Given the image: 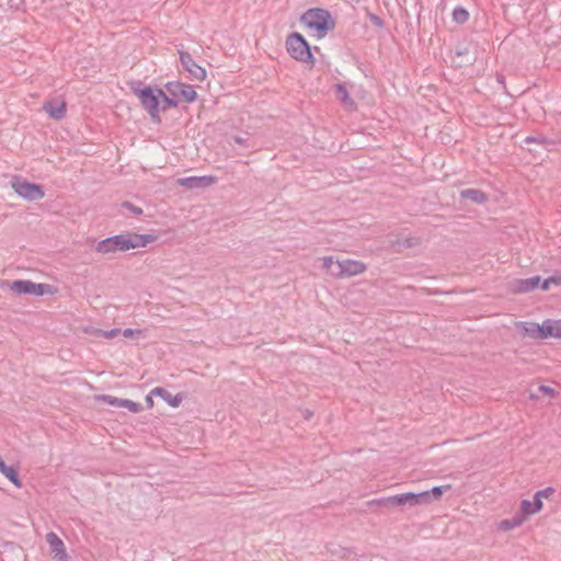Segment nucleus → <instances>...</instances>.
<instances>
[{
	"instance_id": "a211bd4d",
	"label": "nucleus",
	"mask_w": 561,
	"mask_h": 561,
	"mask_svg": "<svg viewBox=\"0 0 561 561\" xmlns=\"http://www.w3.org/2000/svg\"><path fill=\"white\" fill-rule=\"evenodd\" d=\"M0 472L8 479L10 480L15 486L18 488H21L22 486V482H21V479L19 477V472H18V469L12 467V466H8L4 460L2 459V457L0 456Z\"/></svg>"
},
{
	"instance_id": "9b49d317",
	"label": "nucleus",
	"mask_w": 561,
	"mask_h": 561,
	"mask_svg": "<svg viewBox=\"0 0 561 561\" xmlns=\"http://www.w3.org/2000/svg\"><path fill=\"white\" fill-rule=\"evenodd\" d=\"M122 234L125 241L129 243V250L138 247H146L148 243L153 242L158 239L156 234L151 233L127 232Z\"/></svg>"
},
{
	"instance_id": "49530a36",
	"label": "nucleus",
	"mask_w": 561,
	"mask_h": 561,
	"mask_svg": "<svg viewBox=\"0 0 561 561\" xmlns=\"http://www.w3.org/2000/svg\"><path fill=\"white\" fill-rule=\"evenodd\" d=\"M497 81L501 83V84H504V76L503 75H497Z\"/></svg>"
},
{
	"instance_id": "a878e982",
	"label": "nucleus",
	"mask_w": 561,
	"mask_h": 561,
	"mask_svg": "<svg viewBox=\"0 0 561 561\" xmlns=\"http://www.w3.org/2000/svg\"><path fill=\"white\" fill-rule=\"evenodd\" d=\"M533 503L531 501L529 500H522L520 502V510L519 512H517V514L524 519L526 520V518L530 515H534L536 514L535 512H533Z\"/></svg>"
},
{
	"instance_id": "aec40b11",
	"label": "nucleus",
	"mask_w": 561,
	"mask_h": 561,
	"mask_svg": "<svg viewBox=\"0 0 561 561\" xmlns=\"http://www.w3.org/2000/svg\"><path fill=\"white\" fill-rule=\"evenodd\" d=\"M450 489H451L450 484H445V485L434 486L428 491H423L422 493L427 494L428 497L426 499V501L422 502V505L430 504L435 500H439L443 496L444 492L448 491Z\"/></svg>"
},
{
	"instance_id": "a18cd8bd",
	"label": "nucleus",
	"mask_w": 561,
	"mask_h": 561,
	"mask_svg": "<svg viewBox=\"0 0 561 561\" xmlns=\"http://www.w3.org/2000/svg\"><path fill=\"white\" fill-rule=\"evenodd\" d=\"M537 137L536 136H527L525 138L526 144H536Z\"/></svg>"
},
{
	"instance_id": "4be33fe9",
	"label": "nucleus",
	"mask_w": 561,
	"mask_h": 561,
	"mask_svg": "<svg viewBox=\"0 0 561 561\" xmlns=\"http://www.w3.org/2000/svg\"><path fill=\"white\" fill-rule=\"evenodd\" d=\"M160 94V111H168L169 108L178 107L179 102L174 96H169L161 88H156Z\"/></svg>"
},
{
	"instance_id": "f3484780",
	"label": "nucleus",
	"mask_w": 561,
	"mask_h": 561,
	"mask_svg": "<svg viewBox=\"0 0 561 561\" xmlns=\"http://www.w3.org/2000/svg\"><path fill=\"white\" fill-rule=\"evenodd\" d=\"M462 199H469L476 204H484L488 202V195L478 188H466L459 193Z\"/></svg>"
},
{
	"instance_id": "4468645a",
	"label": "nucleus",
	"mask_w": 561,
	"mask_h": 561,
	"mask_svg": "<svg viewBox=\"0 0 561 561\" xmlns=\"http://www.w3.org/2000/svg\"><path fill=\"white\" fill-rule=\"evenodd\" d=\"M151 394L160 397L161 399H163L172 408H178L182 403V401L184 399V394L182 392H180V393H178L175 396H172L168 390H165L162 387L153 388L151 390Z\"/></svg>"
},
{
	"instance_id": "72a5a7b5",
	"label": "nucleus",
	"mask_w": 561,
	"mask_h": 561,
	"mask_svg": "<svg viewBox=\"0 0 561 561\" xmlns=\"http://www.w3.org/2000/svg\"><path fill=\"white\" fill-rule=\"evenodd\" d=\"M122 207L128 209L131 214L139 216L142 214V208L134 205L130 202H123Z\"/></svg>"
},
{
	"instance_id": "4c0bfd02",
	"label": "nucleus",
	"mask_w": 561,
	"mask_h": 561,
	"mask_svg": "<svg viewBox=\"0 0 561 561\" xmlns=\"http://www.w3.org/2000/svg\"><path fill=\"white\" fill-rule=\"evenodd\" d=\"M531 503L533 512L538 513L539 511H541L543 504L542 500L538 495H534V501Z\"/></svg>"
},
{
	"instance_id": "f03ea898",
	"label": "nucleus",
	"mask_w": 561,
	"mask_h": 561,
	"mask_svg": "<svg viewBox=\"0 0 561 561\" xmlns=\"http://www.w3.org/2000/svg\"><path fill=\"white\" fill-rule=\"evenodd\" d=\"M301 22L317 32L319 37L327 35L335 27V21L327 9L312 8L301 15Z\"/></svg>"
},
{
	"instance_id": "9d476101",
	"label": "nucleus",
	"mask_w": 561,
	"mask_h": 561,
	"mask_svg": "<svg viewBox=\"0 0 561 561\" xmlns=\"http://www.w3.org/2000/svg\"><path fill=\"white\" fill-rule=\"evenodd\" d=\"M46 541L49 545L54 558L57 561H68V554L64 541L53 531L46 535Z\"/></svg>"
},
{
	"instance_id": "c85d7f7f",
	"label": "nucleus",
	"mask_w": 561,
	"mask_h": 561,
	"mask_svg": "<svg viewBox=\"0 0 561 561\" xmlns=\"http://www.w3.org/2000/svg\"><path fill=\"white\" fill-rule=\"evenodd\" d=\"M121 408H126L134 413H139L142 411V405L139 402H134L128 399H123V401L121 402Z\"/></svg>"
},
{
	"instance_id": "c9c22d12",
	"label": "nucleus",
	"mask_w": 561,
	"mask_h": 561,
	"mask_svg": "<svg viewBox=\"0 0 561 561\" xmlns=\"http://www.w3.org/2000/svg\"><path fill=\"white\" fill-rule=\"evenodd\" d=\"M556 490L552 486H547L542 490L537 491L535 494L538 495L541 500L542 499H549L551 495H553Z\"/></svg>"
},
{
	"instance_id": "0eeeda50",
	"label": "nucleus",
	"mask_w": 561,
	"mask_h": 561,
	"mask_svg": "<svg viewBox=\"0 0 561 561\" xmlns=\"http://www.w3.org/2000/svg\"><path fill=\"white\" fill-rule=\"evenodd\" d=\"M167 91L176 100L180 99L186 103H192L196 100V91L191 84L180 81H170L165 83Z\"/></svg>"
},
{
	"instance_id": "a19ab883",
	"label": "nucleus",
	"mask_w": 561,
	"mask_h": 561,
	"mask_svg": "<svg viewBox=\"0 0 561 561\" xmlns=\"http://www.w3.org/2000/svg\"><path fill=\"white\" fill-rule=\"evenodd\" d=\"M370 21L377 27H383L385 26L383 20L380 16L376 15V14H371L370 15Z\"/></svg>"
},
{
	"instance_id": "cd10ccee",
	"label": "nucleus",
	"mask_w": 561,
	"mask_h": 561,
	"mask_svg": "<svg viewBox=\"0 0 561 561\" xmlns=\"http://www.w3.org/2000/svg\"><path fill=\"white\" fill-rule=\"evenodd\" d=\"M367 505L392 510L391 496L370 500L367 502Z\"/></svg>"
},
{
	"instance_id": "5701e85b",
	"label": "nucleus",
	"mask_w": 561,
	"mask_h": 561,
	"mask_svg": "<svg viewBox=\"0 0 561 561\" xmlns=\"http://www.w3.org/2000/svg\"><path fill=\"white\" fill-rule=\"evenodd\" d=\"M525 520L516 513L512 518H506L500 522L499 529L503 531L512 530L519 527Z\"/></svg>"
},
{
	"instance_id": "2f4dec72",
	"label": "nucleus",
	"mask_w": 561,
	"mask_h": 561,
	"mask_svg": "<svg viewBox=\"0 0 561 561\" xmlns=\"http://www.w3.org/2000/svg\"><path fill=\"white\" fill-rule=\"evenodd\" d=\"M100 400H102L103 402H106L110 405L119 407V408H121V402L123 401V399H119V398H116L113 396H108V394L101 396Z\"/></svg>"
},
{
	"instance_id": "e433bc0d",
	"label": "nucleus",
	"mask_w": 561,
	"mask_h": 561,
	"mask_svg": "<svg viewBox=\"0 0 561 561\" xmlns=\"http://www.w3.org/2000/svg\"><path fill=\"white\" fill-rule=\"evenodd\" d=\"M538 391L541 392L545 396H549V397H552V398L556 396L554 388L549 387V386L541 385V386L538 387Z\"/></svg>"
},
{
	"instance_id": "1a4fd4ad",
	"label": "nucleus",
	"mask_w": 561,
	"mask_h": 561,
	"mask_svg": "<svg viewBox=\"0 0 561 561\" xmlns=\"http://www.w3.org/2000/svg\"><path fill=\"white\" fill-rule=\"evenodd\" d=\"M182 67L190 73L191 79L203 81L206 79V69L197 65L192 55L184 50H179Z\"/></svg>"
},
{
	"instance_id": "09e8293b",
	"label": "nucleus",
	"mask_w": 561,
	"mask_h": 561,
	"mask_svg": "<svg viewBox=\"0 0 561 561\" xmlns=\"http://www.w3.org/2000/svg\"><path fill=\"white\" fill-rule=\"evenodd\" d=\"M466 53H467V49H463V50H457V55H458V56L465 55Z\"/></svg>"
},
{
	"instance_id": "58836bf2",
	"label": "nucleus",
	"mask_w": 561,
	"mask_h": 561,
	"mask_svg": "<svg viewBox=\"0 0 561 561\" xmlns=\"http://www.w3.org/2000/svg\"><path fill=\"white\" fill-rule=\"evenodd\" d=\"M553 337L561 339V319H553Z\"/></svg>"
},
{
	"instance_id": "f8f14e48",
	"label": "nucleus",
	"mask_w": 561,
	"mask_h": 561,
	"mask_svg": "<svg viewBox=\"0 0 561 561\" xmlns=\"http://www.w3.org/2000/svg\"><path fill=\"white\" fill-rule=\"evenodd\" d=\"M366 270L367 265L364 262L347 259L342 261L340 274H343V278H347L363 274Z\"/></svg>"
},
{
	"instance_id": "c756f323",
	"label": "nucleus",
	"mask_w": 561,
	"mask_h": 561,
	"mask_svg": "<svg viewBox=\"0 0 561 561\" xmlns=\"http://www.w3.org/2000/svg\"><path fill=\"white\" fill-rule=\"evenodd\" d=\"M561 285V275L560 276H550L546 278L543 282H540L539 286L542 290H548L550 288V285Z\"/></svg>"
},
{
	"instance_id": "393cba45",
	"label": "nucleus",
	"mask_w": 561,
	"mask_h": 561,
	"mask_svg": "<svg viewBox=\"0 0 561 561\" xmlns=\"http://www.w3.org/2000/svg\"><path fill=\"white\" fill-rule=\"evenodd\" d=\"M422 242L421 238L419 237H408L404 239H398L397 241L392 242V245H398L400 248L404 249H411L420 245Z\"/></svg>"
},
{
	"instance_id": "37998d69",
	"label": "nucleus",
	"mask_w": 561,
	"mask_h": 561,
	"mask_svg": "<svg viewBox=\"0 0 561 561\" xmlns=\"http://www.w3.org/2000/svg\"><path fill=\"white\" fill-rule=\"evenodd\" d=\"M136 333H137V334H140V333H141V331H140V330H133V329H129V328H128V329H125V330L123 331V335H124L125 337H131V336H134Z\"/></svg>"
},
{
	"instance_id": "423d86ee",
	"label": "nucleus",
	"mask_w": 561,
	"mask_h": 561,
	"mask_svg": "<svg viewBox=\"0 0 561 561\" xmlns=\"http://www.w3.org/2000/svg\"><path fill=\"white\" fill-rule=\"evenodd\" d=\"M128 250L129 243L125 241L123 234L108 237L106 239L99 241L95 245V251L101 254H111L115 253L116 251L124 252Z\"/></svg>"
},
{
	"instance_id": "ddd939ff",
	"label": "nucleus",
	"mask_w": 561,
	"mask_h": 561,
	"mask_svg": "<svg viewBox=\"0 0 561 561\" xmlns=\"http://www.w3.org/2000/svg\"><path fill=\"white\" fill-rule=\"evenodd\" d=\"M44 111L54 119L60 121L66 116L67 107L66 102H58L56 100H48L43 105Z\"/></svg>"
},
{
	"instance_id": "6ab92c4d",
	"label": "nucleus",
	"mask_w": 561,
	"mask_h": 561,
	"mask_svg": "<svg viewBox=\"0 0 561 561\" xmlns=\"http://www.w3.org/2000/svg\"><path fill=\"white\" fill-rule=\"evenodd\" d=\"M335 94L336 98L348 108L354 110L356 107L354 100L350 96V93L344 84H336Z\"/></svg>"
},
{
	"instance_id": "20e7f679",
	"label": "nucleus",
	"mask_w": 561,
	"mask_h": 561,
	"mask_svg": "<svg viewBox=\"0 0 561 561\" xmlns=\"http://www.w3.org/2000/svg\"><path fill=\"white\" fill-rule=\"evenodd\" d=\"M12 187L18 195L31 202L42 199L45 195L42 185L27 182L21 176L13 178Z\"/></svg>"
},
{
	"instance_id": "ea45409f",
	"label": "nucleus",
	"mask_w": 561,
	"mask_h": 561,
	"mask_svg": "<svg viewBox=\"0 0 561 561\" xmlns=\"http://www.w3.org/2000/svg\"><path fill=\"white\" fill-rule=\"evenodd\" d=\"M333 264H334V261H333L332 256H324L322 259V267L324 270H327L328 272H330V270L332 268Z\"/></svg>"
},
{
	"instance_id": "b1692460",
	"label": "nucleus",
	"mask_w": 561,
	"mask_h": 561,
	"mask_svg": "<svg viewBox=\"0 0 561 561\" xmlns=\"http://www.w3.org/2000/svg\"><path fill=\"white\" fill-rule=\"evenodd\" d=\"M537 332L539 340L553 337V319H547L542 324H538Z\"/></svg>"
},
{
	"instance_id": "412c9836",
	"label": "nucleus",
	"mask_w": 561,
	"mask_h": 561,
	"mask_svg": "<svg viewBox=\"0 0 561 561\" xmlns=\"http://www.w3.org/2000/svg\"><path fill=\"white\" fill-rule=\"evenodd\" d=\"M516 327L523 336H529L533 339H539L538 336V323L534 322H517Z\"/></svg>"
},
{
	"instance_id": "79ce46f5",
	"label": "nucleus",
	"mask_w": 561,
	"mask_h": 561,
	"mask_svg": "<svg viewBox=\"0 0 561 561\" xmlns=\"http://www.w3.org/2000/svg\"><path fill=\"white\" fill-rule=\"evenodd\" d=\"M121 332L119 329H112V330H108V331H103V335L107 339H113L115 337L118 333Z\"/></svg>"
},
{
	"instance_id": "7c9ffc66",
	"label": "nucleus",
	"mask_w": 561,
	"mask_h": 561,
	"mask_svg": "<svg viewBox=\"0 0 561 561\" xmlns=\"http://www.w3.org/2000/svg\"><path fill=\"white\" fill-rule=\"evenodd\" d=\"M329 552L332 554V556H339L341 558H347L351 556V553L353 552L351 548H343V547H339L336 549H329Z\"/></svg>"
},
{
	"instance_id": "6e6552de",
	"label": "nucleus",
	"mask_w": 561,
	"mask_h": 561,
	"mask_svg": "<svg viewBox=\"0 0 561 561\" xmlns=\"http://www.w3.org/2000/svg\"><path fill=\"white\" fill-rule=\"evenodd\" d=\"M427 494L407 492L391 496L392 508L403 510L405 506L414 507L426 501Z\"/></svg>"
},
{
	"instance_id": "dca6fc26",
	"label": "nucleus",
	"mask_w": 561,
	"mask_h": 561,
	"mask_svg": "<svg viewBox=\"0 0 561 561\" xmlns=\"http://www.w3.org/2000/svg\"><path fill=\"white\" fill-rule=\"evenodd\" d=\"M540 276H533L526 279H517L513 288L514 293H530L539 287Z\"/></svg>"
},
{
	"instance_id": "bb28decb",
	"label": "nucleus",
	"mask_w": 561,
	"mask_h": 561,
	"mask_svg": "<svg viewBox=\"0 0 561 561\" xmlns=\"http://www.w3.org/2000/svg\"><path fill=\"white\" fill-rule=\"evenodd\" d=\"M469 13L462 7H457L453 11V20L459 24H463L468 21Z\"/></svg>"
},
{
	"instance_id": "7ed1b4c3",
	"label": "nucleus",
	"mask_w": 561,
	"mask_h": 561,
	"mask_svg": "<svg viewBox=\"0 0 561 561\" xmlns=\"http://www.w3.org/2000/svg\"><path fill=\"white\" fill-rule=\"evenodd\" d=\"M286 49L291 58L301 62L314 64L310 45L300 33L294 32L287 36Z\"/></svg>"
},
{
	"instance_id": "c03bdc74",
	"label": "nucleus",
	"mask_w": 561,
	"mask_h": 561,
	"mask_svg": "<svg viewBox=\"0 0 561 561\" xmlns=\"http://www.w3.org/2000/svg\"><path fill=\"white\" fill-rule=\"evenodd\" d=\"M152 396H153V394H151V393H150V394H148V396L146 397V403H147L148 409H151V408L153 407V399H152Z\"/></svg>"
},
{
	"instance_id": "473e14b6",
	"label": "nucleus",
	"mask_w": 561,
	"mask_h": 561,
	"mask_svg": "<svg viewBox=\"0 0 561 561\" xmlns=\"http://www.w3.org/2000/svg\"><path fill=\"white\" fill-rule=\"evenodd\" d=\"M559 142H561V139L559 140ZM536 144L541 145L542 147L549 149V146H553V145L558 144V141L554 139L547 138L545 136H538Z\"/></svg>"
},
{
	"instance_id": "f257e3e1",
	"label": "nucleus",
	"mask_w": 561,
	"mask_h": 561,
	"mask_svg": "<svg viewBox=\"0 0 561 561\" xmlns=\"http://www.w3.org/2000/svg\"><path fill=\"white\" fill-rule=\"evenodd\" d=\"M130 90L138 96L141 106L150 116L153 124L161 123L160 116V94L151 87H145L140 80H134L129 83Z\"/></svg>"
},
{
	"instance_id": "f704fd0d",
	"label": "nucleus",
	"mask_w": 561,
	"mask_h": 561,
	"mask_svg": "<svg viewBox=\"0 0 561 561\" xmlns=\"http://www.w3.org/2000/svg\"><path fill=\"white\" fill-rule=\"evenodd\" d=\"M340 270H342V261H335L329 273L335 278H343V274H340Z\"/></svg>"
},
{
	"instance_id": "39448f33",
	"label": "nucleus",
	"mask_w": 561,
	"mask_h": 561,
	"mask_svg": "<svg viewBox=\"0 0 561 561\" xmlns=\"http://www.w3.org/2000/svg\"><path fill=\"white\" fill-rule=\"evenodd\" d=\"M5 285L18 295H34L37 297L44 296L49 287L47 284H36L30 279H18L12 283L5 282Z\"/></svg>"
},
{
	"instance_id": "de8ad7c7",
	"label": "nucleus",
	"mask_w": 561,
	"mask_h": 561,
	"mask_svg": "<svg viewBox=\"0 0 561 561\" xmlns=\"http://www.w3.org/2000/svg\"><path fill=\"white\" fill-rule=\"evenodd\" d=\"M234 141H236L237 144L242 145L244 140H243L241 137H236V138H234Z\"/></svg>"
},
{
	"instance_id": "2eb2a0df",
	"label": "nucleus",
	"mask_w": 561,
	"mask_h": 561,
	"mask_svg": "<svg viewBox=\"0 0 561 561\" xmlns=\"http://www.w3.org/2000/svg\"><path fill=\"white\" fill-rule=\"evenodd\" d=\"M215 180L216 179L214 176H190V178L180 180V184L182 186H186V187L193 190V188L206 187V186L215 183Z\"/></svg>"
}]
</instances>
